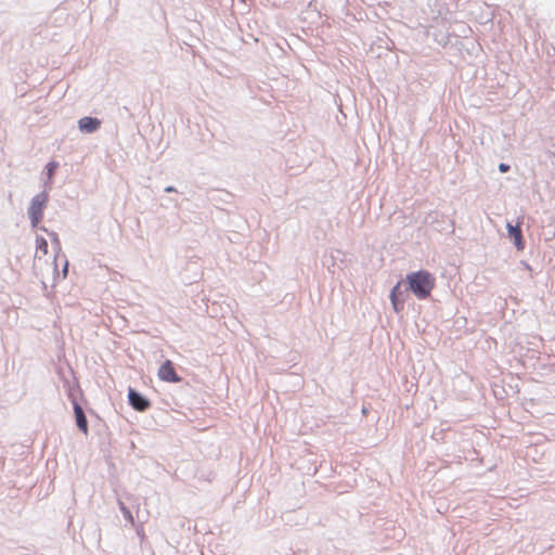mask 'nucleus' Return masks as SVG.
<instances>
[{"label":"nucleus","mask_w":555,"mask_h":555,"mask_svg":"<svg viewBox=\"0 0 555 555\" xmlns=\"http://www.w3.org/2000/svg\"><path fill=\"white\" fill-rule=\"evenodd\" d=\"M409 289L418 298L426 299L434 286L435 278L427 271H417L409 273L405 278Z\"/></svg>","instance_id":"nucleus-1"},{"label":"nucleus","mask_w":555,"mask_h":555,"mask_svg":"<svg viewBox=\"0 0 555 555\" xmlns=\"http://www.w3.org/2000/svg\"><path fill=\"white\" fill-rule=\"evenodd\" d=\"M48 199L49 195L46 191L31 198L27 214L33 228H37L39 222L42 220L43 209L47 207Z\"/></svg>","instance_id":"nucleus-2"},{"label":"nucleus","mask_w":555,"mask_h":555,"mask_svg":"<svg viewBox=\"0 0 555 555\" xmlns=\"http://www.w3.org/2000/svg\"><path fill=\"white\" fill-rule=\"evenodd\" d=\"M158 377L163 382L167 383H179L181 378L178 376V374L175 371L173 363L170 360H166L160 367L158 369L157 373Z\"/></svg>","instance_id":"nucleus-3"},{"label":"nucleus","mask_w":555,"mask_h":555,"mask_svg":"<svg viewBox=\"0 0 555 555\" xmlns=\"http://www.w3.org/2000/svg\"><path fill=\"white\" fill-rule=\"evenodd\" d=\"M390 301L395 312H400L404 307L405 292L402 291V283L398 282L390 291Z\"/></svg>","instance_id":"nucleus-4"},{"label":"nucleus","mask_w":555,"mask_h":555,"mask_svg":"<svg viewBox=\"0 0 555 555\" xmlns=\"http://www.w3.org/2000/svg\"><path fill=\"white\" fill-rule=\"evenodd\" d=\"M128 399L130 405L137 411L143 412L150 406L149 400L133 389H129Z\"/></svg>","instance_id":"nucleus-5"},{"label":"nucleus","mask_w":555,"mask_h":555,"mask_svg":"<svg viewBox=\"0 0 555 555\" xmlns=\"http://www.w3.org/2000/svg\"><path fill=\"white\" fill-rule=\"evenodd\" d=\"M101 127V121L94 117H82L78 120V128L83 133H93Z\"/></svg>","instance_id":"nucleus-6"},{"label":"nucleus","mask_w":555,"mask_h":555,"mask_svg":"<svg viewBox=\"0 0 555 555\" xmlns=\"http://www.w3.org/2000/svg\"><path fill=\"white\" fill-rule=\"evenodd\" d=\"M506 229L508 232V236L514 241V245L517 250H522L525 248V243L522 240L521 229L519 224L513 225L512 223L506 224Z\"/></svg>","instance_id":"nucleus-7"},{"label":"nucleus","mask_w":555,"mask_h":555,"mask_svg":"<svg viewBox=\"0 0 555 555\" xmlns=\"http://www.w3.org/2000/svg\"><path fill=\"white\" fill-rule=\"evenodd\" d=\"M48 254V242L44 237L37 236L36 237V254H35V261H34V268L37 269L39 266V262L41 261L42 257H44Z\"/></svg>","instance_id":"nucleus-8"},{"label":"nucleus","mask_w":555,"mask_h":555,"mask_svg":"<svg viewBox=\"0 0 555 555\" xmlns=\"http://www.w3.org/2000/svg\"><path fill=\"white\" fill-rule=\"evenodd\" d=\"M74 412H75L76 423H77L78 428L83 434H88V422H87L85 412H83L82 408L77 402H74Z\"/></svg>","instance_id":"nucleus-9"},{"label":"nucleus","mask_w":555,"mask_h":555,"mask_svg":"<svg viewBox=\"0 0 555 555\" xmlns=\"http://www.w3.org/2000/svg\"><path fill=\"white\" fill-rule=\"evenodd\" d=\"M118 506L124 517L131 524V526H134V519L129 508L121 501H118Z\"/></svg>","instance_id":"nucleus-10"},{"label":"nucleus","mask_w":555,"mask_h":555,"mask_svg":"<svg viewBox=\"0 0 555 555\" xmlns=\"http://www.w3.org/2000/svg\"><path fill=\"white\" fill-rule=\"evenodd\" d=\"M59 167V164L56 162H50L47 166H46V169H47V177H48V181L46 183H49L54 175V171L56 170V168Z\"/></svg>","instance_id":"nucleus-11"},{"label":"nucleus","mask_w":555,"mask_h":555,"mask_svg":"<svg viewBox=\"0 0 555 555\" xmlns=\"http://www.w3.org/2000/svg\"><path fill=\"white\" fill-rule=\"evenodd\" d=\"M49 235H50L53 244H55L57 246V249L60 250L61 247H60V240H59L57 234L55 232H51V233H49Z\"/></svg>","instance_id":"nucleus-12"},{"label":"nucleus","mask_w":555,"mask_h":555,"mask_svg":"<svg viewBox=\"0 0 555 555\" xmlns=\"http://www.w3.org/2000/svg\"><path fill=\"white\" fill-rule=\"evenodd\" d=\"M508 169H509V166H508V165H506V164H504V163H501V164L499 165V170H500L501 172H506V171H508Z\"/></svg>","instance_id":"nucleus-13"},{"label":"nucleus","mask_w":555,"mask_h":555,"mask_svg":"<svg viewBox=\"0 0 555 555\" xmlns=\"http://www.w3.org/2000/svg\"><path fill=\"white\" fill-rule=\"evenodd\" d=\"M176 191H177L176 188L172 186V185H169V186L165 188V192L166 193H171V192H176Z\"/></svg>","instance_id":"nucleus-14"},{"label":"nucleus","mask_w":555,"mask_h":555,"mask_svg":"<svg viewBox=\"0 0 555 555\" xmlns=\"http://www.w3.org/2000/svg\"><path fill=\"white\" fill-rule=\"evenodd\" d=\"M137 533H138V535H139L141 539H143V537H144V532H143L142 527L137 528Z\"/></svg>","instance_id":"nucleus-15"},{"label":"nucleus","mask_w":555,"mask_h":555,"mask_svg":"<svg viewBox=\"0 0 555 555\" xmlns=\"http://www.w3.org/2000/svg\"><path fill=\"white\" fill-rule=\"evenodd\" d=\"M67 270H68V262L65 261V264H64V268H63V275L66 276L67 275Z\"/></svg>","instance_id":"nucleus-16"},{"label":"nucleus","mask_w":555,"mask_h":555,"mask_svg":"<svg viewBox=\"0 0 555 555\" xmlns=\"http://www.w3.org/2000/svg\"><path fill=\"white\" fill-rule=\"evenodd\" d=\"M526 270L531 271V266L527 262H522Z\"/></svg>","instance_id":"nucleus-17"}]
</instances>
